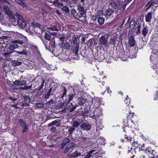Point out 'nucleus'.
Returning a JSON list of instances; mask_svg holds the SVG:
<instances>
[{
	"label": "nucleus",
	"instance_id": "dca6fc26",
	"mask_svg": "<svg viewBox=\"0 0 158 158\" xmlns=\"http://www.w3.org/2000/svg\"><path fill=\"white\" fill-rule=\"evenodd\" d=\"M15 2L23 8L26 6V3L23 0H15Z\"/></svg>",
	"mask_w": 158,
	"mask_h": 158
},
{
	"label": "nucleus",
	"instance_id": "13d9d810",
	"mask_svg": "<svg viewBox=\"0 0 158 158\" xmlns=\"http://www.w3.org/2000/svg\"><path fill=\"white\" fill-rule=\"evenodd\" d=\"M58 121L57 120H55L52 122V124L53 125H56V124H57V123H58Z\"/></svg>",
	"mask_w": 158,
	"mask_h": 158
},
{
	"label": "nucleus",
	"instance_id": "09e8293b",
	"mask_svg": "<svg viewBox=\"0 0 158 158\" xmlns=\"http://www.w3.org/2000/svg\"><path fill=\"white\" fill-rule=\"evenodd\" d=\"M31 24L33 27L35 26L39 27H41V25L38 23H36L35 24L34 22H32Z\"/></svg>",
	"mask_w": 158,
	"mask_h": 158
},
{
	"label": "nucleus",
	"instance_id": "7ed1b4c3",
	"mask_svg": "<svg viewBox=\"0 0 158 158\" xmlns=\"http://www.w3.org/2000/svg\"><path fill=\"white\" fill-rule=\"evenodd\" d=\"M77 10L78 12L77 13L76 15V18L79 19L82 16L84 17L85 15L84 8L81 5H79L77 6Z\"/></svg>",
	"mask_w": 158,
	"mask_h": 158
},
{
	"label": "nucleus",
	"instance_id": "4d7b16f0",
	"mask_svg": "<svg viewBox=\"0 0 158 158\" xmlns=\"http://www.w3.org/2000/svg\"><path fill=\"white\" fill-rule=\"evenodd\" d=\"M153 6H154L155 8H156L158 6V4L156 2H155L153 0Z\"/></svg>",
	"mask_w": 158,
	"mask_h": 158
},
{
	"label": "nucleus",
	"instance_id": "ea45409f",
	"mask_svg": "<svg viewBox=\"0 0 158 158\" xmlns=\"http://www.w3.org/2000/svg\"><path fill=\"white\" fill-rule=\"evenodd\" d=\"M35 105L38 107L42 108L44 106V104L43 103L40 102H36L35 103Z\"/></svg>",
	"mask_w": 158,
	"mask_h": 158
},
{
	"label": "nucleus",
	"instance_id": "864d4df0",
	"mask_svg": "<svg viewBox=\"0 0 158 158\" xmlns=\"http://www.w3.org/2000/svg\"><path fill=\"white\" fill-rule=\"evenodd\" d=\"M12 53V52H7L3 54V55L5 57H7L8 56H9Z\"/></svg>",
	"mask_w": 158,
	"mask_h": 158
},
{
	"label": "nucleus",
	"instance_id": "a211bd4d",
	"mask_svg": "<svg viewBox=\"0 0 158 158\" xmlns=\"http://www.w3.org/2000/svg\"><path fill=\"white\" fill-rule=\"evenodd\" d=\"M53 4L56 7L60 8H61V7L64 6L63 3L60 2L59 0L55 2H53Z\"/></svg>",
	"mask_w": 158,
	"mask_h": 158
},
{
	"label": "nucleus",
	"instance_id": "58836bf2",
	"mask_svg": "<svg viewBox=\"0 0 158 158\" xmlns=\"http://www.w3.org/2000/svg\"><path fill=\"white\" fill-rule=\"evenodd\" d=\"M72 42L74 44H77V37L73 36L72 38Z\"/></svg>",
	"mask_w": 158,
	"mask_h": 158
},
{
	"label": "nucleus",
	"instance_id": "052dcab7",
	"mask_svg": "<svg viewBox=\"0 0 158 158\" xmlns=\"http://www.w3.org/2000/svg\"><path fill=\"white\" fill-rule=\"evenodd\" d=\"M127 5V3H125V4H124L123 6H122V10H124L125 9Z\"/></svg>",
	"mask_w": 158,
	"mask_h": 158
},
{
	"label": "nucleus",
	"instance_id": "9b49d317",
	"mask_svg": "<svg viewBox=\"0 0 158 158\" xmlns=\"http://www.w3.org/2000/svg\"><path fill=\"white\" fill-rule=\"evenodd\" d=\"M86 99L85 98L81 96L78 98V105L81 106L83 105L86 102Z\"/></svg>",
	"mask_w": 158,
	"mask_h": 158
},
{
	"label": "nucleus",
	"instance_id": "0e129e2a",
	"mask_svg": "<svg viewBox=\"0 0 158 158\" xmlns=\"http://www.w3.org/2000/svg\"><path fill=\"white\" fill-rule=\"evenodd\" d=\"M54 100L53 99H51L48 102V103H52L53 102Z\"/></svg>",
	"mask_w": 158,
	"mask_h": 158
},
{
	"label": "nucleus",
	"instance_id": "69168bd1",
	"mask_svg": "<svg viewBox=\"0 0 158 158\" xmlns=\"http://www.w3.org/2000/svg\"><path fill=\"white\" fill-rule=\"evenodd\" d=\"M50 116L49 115H48L46 116V119H45V121H47L48 120V119H50Z\"/></svg>",
	"mask_w": 158,
	"mask_h": 158
},
{
	"label": "nucleus",
	"instance_id": "5fc2aeb1",
	"mask_svg": "<svg viewBox=\"0 0 158 158\" xmlns=\"http://www.w3.org/2000/svg\"><path fill=\"white\" fill-rule=\"evenodd\" d=\"M72 13L76 17V15L77 14V11L75 10V9H73L72 11Z\"/></svg>",
	"mask_w": 158,
	"mask_h": 158
},
{
	"label": "nucleus",
	"instance_id": "c85d7f7f",
	"mask_svg": "<svg viewBox=\"0 0 158 158\" xmlns=\"http://www.w3.org/2000/svg\"><path fill=\"white\" fill-rule=\"evenodd\" d=\"M62 11L66 14H68L69 13V8L67 6H64L61 8Z\"/></svg>",
	"mask_w": 158,
	"mask_h": 158
},
{
	"label": "nucleus",
	"instance_id": "4c0bfd02",
	"mask_svg": "<svg viewBox=\"0 0 158 158\" xmlns=\"http://www.w3.org/2000/svg\"><path fill=\"white\" fill-rule=\"evenodd\" d=\"M116 42L115 40L114 39V38H111L109 42L108 43V44H109V45H114L115 44V43Z\"/></svg>",
	"mask_w": 158,
	"mask_h": 158
},
{
	"label": "nucleus",
	"instance_id": "c9c22d12",
	"mask_svg": "<svg viewBox=\"0 0 158 158\" xmlns=\"http://www.w3.org/2000/svg\"><path fill=\"white\" fill-rule=\"evenodd\" d=\"M64 102H61L60 103L58 104L57 105V109H60L62 108L64 106Z\"/></svg>",
	"mask_w": 158,
	"mask_h": 158
},
{
	"label": "nucleus",
	"instance_id": "4468645a",
	"mask_svg": "<svg viewBox=\"0 0 158 158\" xmlns=\"http://www.w3.org/2000/svg\"><path fill=\"white\" fill-rule=\"evenodd\" d=\"M75 144L73 143L69 144L65 148L64 150V152L65 153L68 152L71 149L74 147H75Z\"/></svg>",
	"mask_w": 158,
	"mask_h": 158
},
{
	"label": "nucleus",
	"instance_id": "680f3d73",
	"mask_svg": "<svg viewBox=\"0 0 158 158\" xmlns=\"http://www.w3.org/2000/svg\"><path fill=\"white\" fill-rule=\"evenodd\" d=\"M17 104H15V105H12V106L15 107L16 109L19 108V107H18L17 106Z\"/></svg>",
	"mask_w": 158,
	"mask_h": 158
},
{
	"label": "nucleus",
	"instance_id": "423d86ee",
	"mask_svg": "<svg viewBox=\"0 0 158 158\" xmlns=\"http://www.w3.org/2000/svg\"><path fill=\"white\" fill-rule=\"evenodd\" d=\"M68 103L65 106L64 108L62 110L61 112H64L66 110H68L70 112H71L74 110V108H72V103L70 102Z\"/></svg>",
	"mask_w": 158,
	"mask_h": 158
},
{
	"label": "nucleus",
	"instance_id": "a18cd8bd",
	"mask_svg": "<svg viewBox=\"0 0 158 158\" xmlns=\"http://www.w3.org/2000/svg\"><path fill=\"white\" fill-rule=\"evenodd\" d=\"M137 28V31L136 32V33L137 34H139L140 33L141 31L140 30V25H139L138 26L136 27Z\"/></svg>",
	"mask_w": 158,
	"mask_h": 158
},
{
	"label": "nucleus",
	"instance_id": "f8f14e48",
	"mask_svg": "<svg viewBox=\"0 0 158 158\" xmlns=\"http://www.w3.org/2000/svg\"><path fill=\"white\" fill-rule=\"evenodd\" d=\"M12 17H9L10 19L11 20V21L13 24L14 25L16 26L18 25L19 23V18H17L18 19H16L15 18L14 15H13V14L11 15Z\"/></svg>",
	"mask_w": 158,
	"mask_h": 158
},
{
	"label": "nucleus",
	"instance_id": "79ce46f5",
	"mask_svg": "<svg viewBox=\"0 0 158 158\" xmlns=\"http://www.w3.org/2000/svg\"><path fill=\"white\" fill-rule=\"evenodd\" d=\"M22 127L23 128L22 131V132H25L27 131L28 127L27 125L23 127Z\"/></svg>",
	"mask_w": 158,
	"mask_h": 158
},
{
	"label": "nucleus",
	"instance_id": "2eb2a0df",
	"mask_svg": "<svg viewBox=\"0 0 158 158\" xmlns=\"http://www.w3.org/2000/svg\"><path fill=\"white\" fill-rule=\"evenodd\" d=\"M152 12L148 13L145 16V20L146 22H150L152 18Z\"/></svg>",
	"mask_w": 158,
	"mask_h": 158
},
{
	"label": "nucleus",
	"instance_id": "c756f323",
	"mask_svg": "<svg viewBox=\"0 0 158 158\" xmlns=\"http://www.w3.org/2000/svg\"><path fill=\"white\" fill-rule=\"evenodd\" d=\"M148 29L147 27H144L142 31V34L143 36L145 37L148 33Z\"/></svg>",
	"mask_w": 158,
	"mask_h": 158
},
{
	"label": "nucleus",
	"instance_id": "1a4fd4ad",
	"mask_svg": "<svg viewBox=\"0 0 158 158\" xmlns=\"http://www.w3.org/2000/svg\"><path fill=\"white\" fill-rule=\"evenodd\" d=\"M3 9L5 13L7 14L9 17H12L11 15L13 14L12 12L10 9L8 7L4 6Z\"/></svg>",
	"mask_w": 158,
	"mask_h": 158
},
{
	"label": "nucleus",
	"instance_id": "f257e3e1",
	"mask_svg": "<svg viewBox=\"0 0 158 158\" xmlns=\"http://www.w3.org/2000/svg\"><path fill=\"white\" fill-rule=\"evenodd\" d=\"M10 43L8 49L13 52H14V50L19 48L18 44L23 45L24 44V42L22 40H18L12 41Z\"/></svg>",
	"mask_w": 158,
	"mask_h": 158
},
{
	"label": "nucleus",
	"instance_id": "49530a36",
	"mask_svg": "<svg viewBox=\"0 0 158 158\" xmlns=\"http://www.w3.org/2000/svg\"><path fill=\"white\" fill-rule=\"evenodd\" d=\"M16 53L18 54H19V55L20 54H23L26 55H27V52H25L24 51H23L21 52H18V51H15Z\"/></svg>",
	"mask_w": 158,
	"mask_h": 158
},
{
	"label": "nucleus",
	"instance_id": "e433bc0d",
	"mask_svg": "<svg viewBox=\"0 0 158 158\" xmlns=\"http://www.w3.org/2000/svg\"><path fill=\"white\" fill-rule=\"evenodd\" d=\"M19 123L21 127H23L27 125L25 122L22 119L19 120Z\"/></svg>",
	"mask_w": 158,
	"mask_h": 158
},
{
	"label": "nucleus",
	"instance_id": "774afa93",
	"mask_svg": "<svg viewBox=\"0 0 158 158\" xmlns=\"http://www.w3.org/2000/svg\"><path fill=\"white\" fill-rule=\"evenodd\" d=\"M78 106L76 104L75 106H74L72 104V106H73V107L72 108H74V110L76 109V107Z\"/></svg>",
	"mask_w": 158,
	"mask_h": 158
},
{
	"label": "nucleus",
	"instance_id": "412c9836",
	"mask_svg": "<svg viewBox=\"0 0 158 158\" xmlns=\"http://www.w3.org/2000/svg\"><path fill=\"white\" fill-rule=\"evenodd\" d=\"M128 44L131 47H134L135 45V40L133 36H131L129 39Z\"/></svg>",
	"mask_w": 158,
	"mask_h": 158
},
{
	"label": "nucleus",
	"instance_id": "bb28decb",
	"mask_svg": "<svg viewBox=\"0 0 158 158\" xmlns=\"http://www.w3.org/2000/svg\"><path fill=\"white\" fill-rule=\"evenodd\" d=\"M80 124V123L79 122H78L77 121H74L72 124V126L73 127L75 128V129L76 128H77Z\"/></svg>",
	"mask_w": 158,
	"mask_h": 158
},
{
	"label": "nucleus",
	"instance_id": "bf43d9fd",
	"mask_svg": "<svg viewBox=\"0 0 158 158\" xmlns=\"http://www.w3.org/2000/svg\"><path fill=\"white\" fill-rule=\"evenodd\" d=\"M11 88L13 89H17L18 88H17L15 85H11Z\"/></svg>",
	"mask_w": 158,
	"mask_h": 158
},
{
	"label": "nucleus",
	"instance_id": "0eeeda50",
	"mask_svg": "<svg viewBox=\"0 0 158 158\" xmlns=\"http://www.w3.org/2000/svg\"><path fill=\"white\" fill-rule=\"evenodd\" d=\"M80 128L83 131H89L91 128V127L90 125L88 123H83L81 125Z\"/></svg>",
	"mask_w": 158,
	"mask_h": 158
},
{
	"label": "nucleus",
	"instance_id": "39448f33",
	"mask_svg": "<svg viewBox=\"0 0 158 158\" xmlns=\"http://www.w3.org/2000/svg\"><path fill=\"white\" fill-rule=\"evenodd\" d=\"M15 15L17 18H19V19L18 24L19 25V27L22 28L25 27L26 25V24L25 22L23 20L22 17L17 13H15Z\"/></svg>",
	"mask_w": 158,
	"mask_h": 158
},
{
	"label": "nucleus",
	"instance_id": "f03ea898",
	"mask_svg": "<svg viewBox=\"0 0 158 158\" xmlns=\"http://www.w3.org/2000/svg\"><path fill=\"white\" fill-rule=\"evenodd\" d=\"M110 35H106L102 36L99 39L100 44L101 47L103 46L105 48H109V44L108 43V39Z\"/></svg>",
	"mask_w": 158,
	"mask_h": 158
},
{
	"label": "nucleus",
	"instance_id": "6e6d98bb",
	"mask_svg": "<svg viewBox=\"0 0 158 158\" xmlns=\"http://www.w3.org/2000/svg\"><path fill=\"white\" fill-rule=\"evenodd\" d=\"M88 114V112L87 110H85L84 111V112H83V111L81 113V114L82 116H86Z\"/></svg>",
	"mask_w": 158,
	"mask_h": 158
},
{
	"label": "nucleus",
	"instance_id": "a19ab883",
	"mask_svg": "<svg viewBox=\"0 0 158 158\" xmlns=\"http://www.w3.org/2000/svg\"><path fill=\"white\" fill-rule=\"evenodd\" d=\"M44 37H45V38L46 40H50L51 39V37L50 35H49L47 34L46 32L45 33V35H44Z\"/></svg>",
	"mask_w": 158,
	"mask_h": 158
},
{
	"label": "nucleus",
	"instance_id": "5701e85b",
	"mask_svg": "<svg viewBox=\"0 0 158 158\" xmlns=\"http://www.w3.org/2000/svg\"><path fill=\"white\" fill-rule=\"evenodd\" d=\"M135 25V21L134 19L132 20L130 23L129 28L131 31H133L134 29Z\"/></svg>",
	"mask_w": 158,
	"mask_h": 158
},
{
	"label": "nucleus",
	"instance_id": "6ab92c4d",
	"mask_svg": "<svg viewBox=\"0 0 158 158\" xmlns=\"http://www.w3.org/2000/svg\"><path fill=\"white\" fill-rule=\"evenodd\" d=\"M62 87L63 89V93L62 95L61 96L62 98L66 94L67 89L69 87L68 84H63L62 85Z\"/></svg>",
	"mask_w": 158,
	"mask_h": 158
},
{
	"label": "nucleus",
	"instance_id": "c03bdc74",
	"mask_svg": "<svg viewBox=\"0 0 158 158\" xmlns=\"http://www.w3.org/2000/svg\"><path fill=\"white\" fill-rule=\"evenodd\" d=\"M32 87V85H31L30 86H26L24 87H20L19 88L20 89H27L31 88Z\"/></svg>",
	"mask_w": 158,
	"mask_h": 158
},
{
	"label": "nucleus",
	"instance_id": "393cba45",
	"mask_svg": "<svg viewBox=\"0 0 158 158\" xmlns=\"http://www.w3.org/2000/svg\"><path fill=\"white\" fill-rule=\"evenodd\" d=\"M67 128H69L68 131L69 132V136H72L73 134V132L75 130V128L73 127L70 126H68L67 127Z\"/></svg>",
	"mask_w": 158,
	"mask_h": 158
},
{
	"label": "nucleus",
	"instance_id": "9d476101",
	"mask_svg": "<svg viewBox=\"0 0 158 158\" xmlns=\"http://www.w3.org/2000/svg\"><path fill=\"white\" fill-rule=\"evenodd\" d=\"M83 151V149L82 150H77L72 153L71 155V156L75 157L81 156L82 154Z\"/></svg>",
	"mask_w": 158,
	"mask_h": 158
},
{
	"label": "nucleus",
	"instance_id": "ddd939ff",
	"mask_svg": "<svg viewBox=\"0 0 158 158\" xmlns=\"http://www.w3.org/2000/svg\"><path fill=\"white\" fill-rule=\"evenodd\" d=\"M26 83L27 81H26L16 80L14 82V83L15 85L20 86L26 85Z\"/></svg>",
	"mask_w": 158,
	"mask_h": 158
},
{
	"label": "nucleus",
	"instance_id": "20e7f679",
	"mask_svg": "<svg viewBox=\"0 0 158 158\" xmlns=\"http://www.w3.org/2000/svg\"><path fill=\"white\" fill-rule=\"evenodd\" d=\"M109 5L114 9H119L121 6L120 2L118 0H109Z\"/></svg>",
	"mask_w": 158,
	"mask_h": 158
},
{
	"label": "nucleus",
	"instance_id": "37998d69",
	"mask_svg": "<svg viewBox=\"0 0 158 158\" xmlns=\"http://www.w3.org/2000/svg\"><path fill=\"white\" fill-rule=\"evenodd\" d=\"M153 0H151L147 3L146 6H148L150 7H152V8H153Z\"/></svg>",
	"mask_w": 158,
	"mask_h": 158
},
{
	"label": "nucleus",
	"instance_id": "338daca9",
	"mask_svg": "<svg viewBox=\"0 0 158 158\" xmlns=\"http://www.w3.org/2000/svg\"><path fill=\"white\" fill-rule=\"evenodd\" d=\"M56 129V128L55 127H52L51 129L50 130V131H55Z\"/></svg>",
	"mask_w": 158,
	"mask_h": 158
},
{
	"label": "nucleus",
	"instance_id": "cd10ccee",
	"mask_svg": "<svg viewBox=\"0 0 158 158\" xmlns=\"http://www.w3.org/2000/svg\"><path fill=\"white\" fill-rule=\"evenodd\" d=\"M23 98V99L24 102L30 103L31 101L30 98L27 95H24Z\"/></svg>",
	"mask_w": 158,
	"mask_h": 158
},
{
	"label": "nucleus",
	"instance_id": "603ef678",
	"mask_svg": "<svg viewBox=\"0 0 158 158\" xmlns=\"http://www.w3.org/2000/svg\"><path fill=\"white\" fill-rule=\"evenodd\" d=\"M63 44H64L65 47L66 48H69L70 47V45L69 44V43L67 42H66L65 43H64Z\"/></svg>",
	"mask_w": 158,
	"mask_h": 158
},
{
	"label": "nucleus",
	"instance_id": "aec40b11",
	"mask_svg": "<svg viewBox=\"0 0 158 158\" xmlns=\"http://www.w3.org/2000/svg\"><path fill=\"white\" fill-rule=\"evenodd\" d=\"M52 89V88H50L46 93L44 95V97L45 99L48 98L49 96L51 95Z\"/></svg>",
	"mask_w": 158,
	"mask_h": 158
},
{
	"label": "nucleus",
	"instance_id": "8fccbe9b",
	"mask_svg": "<svg viewBox=\"0 0 158 158\" xmlns=\"http://www.w3.org/2000/svg\"><path fill=\"white\" fill-rule=\"evenodd\" d=\"M21 106L23 107H25L28 106H30V103L24 102V103H22Z\"/></svg>",
	"mask_w": 158,
	"mask_h": 158
},
{
	"label": "nucleus",
	"instance_id": "de8ad7c7",
	"mask_svg": "<svg viewBox=\"0 0 158 158\" xmlns=\"http://www.w3.org/2000/svg\"><path fill=\"white\" fill-rule=\"evenodd\" d=\"M59 39L61 40L62 42L61 43L62 45H63L64 43V40H65V37L64 36L60 37L59 38Z\"/></svg>",
	"mask_w": 158,
	"mask_h": 158
},
{
	"label": "nucleus",
	"instance_id": "3c124183",
	"mask_svg": "<svg viewBox=\"0 0 158 158\" xmlns=\"http://www.w3.org/2000/svg\"><path fill=\"white\" fill-rule=\"evenodd\" d=\"M44 79L43 78H41V84L40 86L42 89L43 88L44 86Z\"/></svg>",
	"mask_w": 158,
	"mask_h": 158
},
{
	"label": "nucleus",
	"instance_id": "b1692460",
	"mask_svg": "<svg viewBox=\"0 0 158 158\" xmlns=\"http://www.w3.org/2000/svg\"><path fill=\"white\" fill-rule=\"evenodd\" d=\"M2 39L3 40L4 42L5 43L6 42V43L7 44H10L12 41L10 40V38L9 37L3 36L2 37Z\"/></svg>",
	"mask_w": 158,
	"mask_h": 158
},
{
	"label": "nucleus",
	"instance_id": "e2e57ef3",
	"mask_svg": "<svg viewBox=\"0 0 158 158\" xmlns=\"http://www.w3.org/2000/svg\"><path fill=\"white\" fill-rule=\"evenodd\" d=\"M42 88H41L40 86L38 87L36 89H35L36 90L40 91Z\"/></svg>",
	"mask_w": 158,
	"mask_h": 158
},
{
	"label": "nucleus",
	"instance_id": "4be33fe9",
	"mask_svg": "<svg viewBox=\"0 0 158 158\" xmlns=\"http://www.w3.org/2000/svg\"><path fill=\"white\" fill-rule=\"evenodd\" d=\"M12 65L15 67L16 66H19L22 64V62L18 61L17 60H12L11 61Z\"/></svg>",
	"mask_w": 158,
	"mask_h": 158
},
{
	"label": "nucleus",
	"instance_id": "a878e982",
	"mask_svg": "<svg viewBox=\"0 0 158 158\" xmlns=\"http://www.w3.org/2000/svg\"><path fill=\"white\" fill-rule=\"evenodd\" d=\"M75 96V95H73V94L71 93L69 94L68 97H67V99L66 100V101L67 102H70L72 100L73 98Z\"/></svg>",
	"mask_w": 158,
	"mask_h": 158
},
{
	"label": "nucleus",
	"instance_id": "473e14b6",
	"mask_svg": "<svg viewBox=\"0 0 158 158\" xmlns=\"http://www.w3.org/2000/svg\"><path fill=\"white\" fill-rule=\"evenodd\" d=\"M95 151V150H90L89 152H87V154L86 155V156L85 158H90L91 156L90 154Z\"/></svg>",
	"mask_w": 158,
	"mask_h": 158
},
{
	"label": "nucleus",
	"instance_id": "f3484780",
	"mask_svg": "<svg viewBox=\"0 0 158 158\" xmlns=\"http://www.w3.org/2000/svg\"><path fill=\"white\" fill-rule=\"evenodd\" d=\"M79 49V43H78L76 46L74 47L73 49V52L75 55L77 56V58H78V54Z\"/></svg>",
	"mask_w": 158,
	"mask_h": 158
},
{
	"label": "nucleus",
	"instance_id": "2f4dec72",
	"mask_svg": "<svg viewBox=\"0 0 158 158\" xmlns=\"http://www.w3.org/2000/svg\"><path fill=\"white\" fill-rule=\"evenodd\" d=\"M125 139L129 142L130 143L133 144V138L127 136V135L125 136Z\"/></svg>",
	"mask_w": 158,
	"mask_h": 158
},
{
	"label": "nucleus",
	"instance_id": "6e6552de",
	"mask_svg": "<svg viewBox=\"0 0 158 158\" xmlns=\"http://www.w3.org/2000/svg\"><path fill=\"white\" fill-rule=\"evenodd\" d=\"M114 11L113 9L109 8L105 12V16L107 18H108L113 15Z\"/></svg>",
	"mask_w": 158,
	"mask_h": 158
},
{
	"label": "nucleus",
	"instance_id": "f704fd0d",
	"mask_svg": "<svg viewBox=\"0 0 158 158\" xmlns=\"http://www.w3.org/2000/svg\"><path fill=\"white\" fill-rule=\"evenodd\" d=\"M69 141L70 139L67 138H66L63 140L62 145H65L66 144L69 143Z\"/></svg>",
	"mask_w": 158,
	"mask_h": 158
},
{
	"label": "nucleus",
	"instance_id": "72a5a7b5",
	"mask_svg": "<svg viewBox=\"0 0 158 158\" xmlns=\"http://www.w3.org/2000/svg\"><path fill=\"white\" fill-rule=\"evenodd\" d=\"M47 29L48 30H52V31H58V30L56 27L55 25L52 26L47 27Z\"/></svg>",
	"mask_w": 158,
	"mask_h": 158
},
{
	"label": "nucleus",
	"instance_id": "7c9ffc66",
	"mask_svg": "<svg viewBox=\"0 0 158 158\" xmlns=\"http://www.w3.org/2000/svg\"><path fill=\"white\" fill-rule=\"evenodd\" d=\"M98 22L99 24L101 25L103 24L104 22V19L102 17H99L98 19Z\"/></svg>",
	"mask_w": 158,
	"mask_h": 158
}]
</instances>
